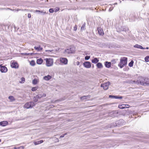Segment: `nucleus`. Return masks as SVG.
<instances>
[{
	"label": "nucleus",
	"instance_id": "nucleus-38",
	"mask_svg": "<svg viewBox=\"0 0 149 149\" xmlns=\"http://www.w3.org/2000/svg\"><path fill=\"white\" fill-rule=\"evenodd\" d=\"M116 60L115 59H113L111 61V62L113 64H114L116 63Z\"/></svg>",
	"mask_w": 149,
	"mask_h": 149
},
{
	"label": "nucleus",
	"instance_id": "nucleus-34",
	"mask_svg": "<svg viewBox=\"0 0 149 149\" xmlns=\"http://www.w3.org/2000/svg\"><path fill=\"white\" fill-rule=\"evenodd\" d=\"M38 89V87H33L31 89V90L32 91H36Z\"/></svg>",
	"mask_w": 149,
	"mask_h": 149
},
{
	"label": "nucleus",
	"instance_id": "nucleus-33",
	"mask_svg": "<svg viewBox=\"0 0 149 149\" xmlns=\"http://www.w3.org/2000/svg\"><path fill=\"white\" fill-rule=\"evenodd\" d=\"M54 12H56L59 10V8H54Z\"/></svg>",
	"mask_w": 149,
	"mask_h": 149
},
{
	"label": "nucleus",
	"instance_id": "nucleus-7",
	"mask_svg": "<svg viewBox=\"0 0 149 149\" xmlns=\"http://www.w3.org/2000/svg\"><path fill=\"white\" fill-rule=\"evenodd\" d=\"M109 84V83L107 82L102 84L101 85V87H103V89H104V90H106L108 88Z\"/></svg>",
	"mask_w": 149,
	"mask_h": 149
},
{
	"label": "nucleus",
	"instance_id": "nucleus-28",
	"mask_svg": "<svg viewBox=\"0 0 149 149\" xmlns=\"http://www.w3.org/2000/svg\"><path fill=\"white\" fill-rule=\"evenodd\" d=\"M85 26H86V23H84V24L82 25V26H81V30H85Z\"/></svg>",
	"mask_w": 149,
	"mask_h": 149
},
{
	"label": "nucleus",
	"instance_id": "nucleus-55",
	"mask_svg": "<svg viewBox=\"0 0 149 149\" xmlns=\"http://www.w3.org/2000/svg\"><path fill=\"white\" fill-rule=\"evenodd\" d=\"M149 49V48L148 47H146V48H145V49Z\"/></svg>",
	"mask_w": 149,
	"mask_h": 149
},
{
	"label": "nucleus",
	"instance_id": "nucleus-1",
	"mask_svg": "<svg viewBox=\"0 0 149 149\" xmlns=\"http://www.w3.org/2000/svg\"><path fill=\"white\" fill-rule=\"evenodd\" d=\"M127 58L126 57L121 58L120 59V62L118 65V66L120 68H122L127 64Z\"/></svg>",
	"mask_w": 149,
	"mask_h": 149
},
{
	"label": "nucleus",
	"instance_id": "nucleus-45",
	"mask_svg": "<svg viewBox=\"0 0 149 149\" xmlns=\"http://www.w3.org/2000/svg\"><path fill=\"white\" fill-rule=\"evenodd\" d=\"M36 12L38 13L39 14L41 13V10H35Z\"/></svg>",
	"mask_w": 149,
	"mask_h": 149
},
{
	"label": "nucleus",
	"instance_id": "nucleus-40",
	"mask_svg": "<svg viewBox=\"0 0 149 149\" xmlns=\"http://www.w3.org/2000/svg\"><path fill=\"white\" fill-rule=\"evenodd\" d=\"M116 99H122V98H123V97L122 96H116Z\"/></svg>",
	"mask_w": 149,
	"mask_h": 149
},
{
	"label": "nucleus",
	"instance_id": "nucleus-20",
	"mask_svg": "<svg viewBox=\"0 0 149 149\" xmlns=\"http://www.w3.org/2000/svg\"><path fill=\"white\" fill-rule=\"evenodd\" d=\"M96 66L97 68H103V65L102 64L100 63H98L96 64Z\"/></svg>",
	"mask_w": 149,
	"mask_h": 149
},
{
	"label": "nucleus",
	"instance_id": "nucleus-25",
	"mask_svg": "<svg viewBox=\"0 0 149 149\" xmlns=\"http://www.w3.org/2000/svg\"><path fill=\"white\" fill-rule=\"evenodd\" d=\"M38 82V80L37 79H34L33 80L32 83L33 84L36 85L37 84Z\"/></svg>",
	"mask_w": 149,
	"mask_h": 149
},
{
	"label": "nucleus",
	"instance_id": "nucleus-5",
	"mask_svg": "<svg viewBox=\"0 0 149 149\" xmlns=\"http://www.w3.org/2000/svg\"><path fill=\"white\" fill-rule=\"evenodd\" d=\"M45 60L46 61V65L47 66L50 67L52 65L53 63V59L47 58Z\"/></svg>",
	"mask_w": 149,
	"mask_h": 149
},
{
	"label": "nucleus",
	"instance_id": "nucleus-23",
	"mask_svg": "<svg viewBox=\"0 0 149 149\" xmlns=\"http://www.w3.org/2000/svg\"><path fill=\"white\" fill-rule=\"evenodd\" d=\"M8 99L10 100L11 102H13L15 100V99L14 97L12 96H10L8 97Z\"/></svg>",
	"mask_w": 149,
	"mask_h": 149
},
{
	"label": "nucleus",
	"instance_id": "nucleus-57",
	"mask_svg": "<svg viewBox=\"0 0 149 149\" xmlns=\"http://www.w3.org/2000/svg\"><path fill=\"white\" fill-rule=\"evenodd\" d=\"M2 66L1 65H0V68H1V67Z\"/></svg>",
	"mask_w": 149,
	"mask_h": 149
},
{
	"label": "nucleus",
	"instance_id": "nucleus-35",
	"mask_svg": "<svg viewBox=\"0 0 149 149\" xmlns=\"http://www.w3.org/2000/svg\"><path fill=\"white\" fill-rule=\"evenodd\" d=\"M53 8H50L49 10V12L50 13H53L54 12Z\"/></svg>",
	"mask_w": 149,
	"mask_h": 149
},
{
	"label": "nucleus",
	"instance_id": "nucleus-9",
	"mask_svg": "<svg viewBox=\"0 0 149 149\" xmlns=\"http://www.w3.org/2000/svg\"><path fill=\"white\" fill-rule=\"evenodd\" d=\"M0 71L3 73L6 72L7 71V69L6 67L2 66L0 69Z\"/></svg>",
	"mask_w": 149,
	"mask_h": 149
},
{
	"label": "nucleus",
	"instance_id": "nucleus-41",
	"mask_svg": "<svg viewBox=\"0 0 149 149\" xmlns=\"http://www.w3.org/2000/svg\"><path fill=\"white\" fill-rule=\"evenodd\" d=\"M87 96H83L82 97H81V99H82V100H84V99H86V97H87Z\"/></svg>",
	"mask_w": 149,
	"mask_h": 149
},
{
	"label": "nucleus",
	"instance_id": "nucleus-49",
	"mask_svg": "<svg viewBox=\"0 0 149 149\" xmlns=\"http://www.w3.org/2000/svg\"><path fill=\"white\" fill-rule=\"evenodd\" d=\"M42 97H46V94L45 93H43L42 94Z\"/></svg>",
	"mask_w": 149,
	"mask_h": 149
},
{
	"label": "nucleus",
	"instance_id": "nucleus-12",
	"mask_svg": "<svg viewBox=\"0 0 149 149\" xmlns=\"http://www.w3.org/2000/svg\"><path fill=\"white\" fill-rule=\"evenodd\" d=\"M8 124V122L6 121H3L0 122V125L2 126H5Z\"/></svg>",
	"mask_w": 149,
	"mask_h": 149
},
{
	"label": "nucleus",
	"instance_id": "nucleus-54",
	"mask_svg": "<svg viewBox=\"0 0 149 149\" xmlns=\"http://www.w3.org/2000/svg\"><path fill=\"white\" fill-rule=\"evenodd\" d=\"M53 50H46V52H47V51H50V52H52Z\"/></svg>",
	"mask_w": 149,
	"mask_h": 149
},
{
	"label": "nucleus",
	"instance_id": "nucleus-29",
	"mask_svg": "<svg viewBox=\"0 0 149 149\" xmlns=\"http://www.w3.org/2000/svg\"><path fill=\"white\" fill-rule=\"evenodd\" d=\"M30 64L32 66H34L35 64V63L34 61H32L30 62Z\"/></svg>",
	"mask_w": 149,
	"mask_h": 149
},
{
	"label": "nucleus",
	"instance_id": "nucleus-21",
	"mask_svg": "<svg viewBox=\"0 0 149 149\" xmlns=\"http://www.w3.org/2000/svg\"><path fill=\"white\" fill-rule=\"evenodd\" d=\"M43 140H41L39 141H37L34 142V143L35 145H37L41 143H43Z\"/></svg>",
	"mask_w": 149,
	"mask_h": 149
},
{
	"label": "nucleus",
	"instance_id": "nucleus-10",
	"mask_svg": "<svg viewBox=\"0 0 149 149\" xmlns=\"http://www.w3.org/2000/svg\"><path fill=\"white\" fill-rule=\"evenodd\" d=\"M11 66L13 68H18V65L17 63L15 62H13L11 63Z\"/></svg>",
	"mask_w": 149,
	"mask_h": 149
},
{
	"label": "nucleus",
	"instance_id": "nucleus-39",
	"mask_svg": "<svg viewBox=\"0 0 149 149\" xmlns=\"http://www.w3.org/2000/svg\"><path fill=\"white\" fill-rule=\"evenodd\" d=\"M110 98H115L116 99V96H113L112 95H109V96Z\"/></svg>",
	"mask_w": 149,
	"mask_h": 149
},
{
	"label": "nucleus",
	"instance_id": "nucleus-52",
	"mask_svg": "<svg viewBox=\"0 0 149 149\" xmlns=\"http://www.w3.org/2000/svg\"><path fill=\"white\" fill-rule=\"evenodd\" d=\"M116 4H117V3H115L113 4H110V5H111V6H112L113 5H116Z\"/></svg>",
	"mask_w": 149,
	"mask_h": 149
},
{
	"label": "nucleus",
	"instance_id": "nucleus-6",
	"mask_svg": "<svg viewBox=\"0 0 149 149\" xmlns=\"http://www.w3.org/2000/svg\"><path fill=\"white\" fill-rule=\"evenodd\" d=\"M60 61L61 63L64 65H66L68 63V60L66 58L63 57L60 58Z\"/></svg>",
	"mask_w": 149,
	"mask_h": 149
},
{
	"label": "nucleus",
	"instance_id": "nucleus-51",
	"mask_svg": "<svg viewBox=\"0 0 149 149\" xmlns=\"http://www.w3.org/2000/svg\"><path fill=\"white\" fill-rule=\"evenodd\" d=\"M55 141L56 142H58L59 141V140L58 139L56 138V139Z\"/></svg>",
	"mask_w": 149,
	"mask_h": 149
},
{
	"label": "nucleus",
	"instance_id": "nucleus-22",
	"mask_svg": "<svg viewBox=\"0 0 149 149\" xmlns=\"http://www.w3.org/2000/svg\"><path fill=\"white\" fill-rule=\"evenodd\" d=\"M145 82V86H149V79H148L147 78H146Z\"/></svg>",
	"mask_w": 149,
	"mask_h": 149
},
{
	"label": "nucleus",
	"instance_id": "nucleus-37",
	"mask_svg": "<svg viewBox=\"0 0 149 149\" xmlns=\"http://www.w3.org/2000/svg\"><path fill=\"white\" fill-rule=\"evenodd\" d=\"M90 58V56H86L85 57V59L86 60H88Z\"/></svg>",
	"mask_w": 149,
	"mask_h": 149
},
{
	"label": "nucleus",
	"instance_id": "nucleus-53",
	"mask_svg": "<svg viewBox=\"0 0 149 149\" xmlns=\"http://www.w3.org/2000/svg\"><path fill=\"white\" fill-rule=\"evenodd\" d=\"M119 122H123V120H119Z\"/></svg>",
	"mask_w": 149,
	"mask_h": 149
},
{
	"label": "nucleus",
	"instance_id": "nucleus-11",
	"mask_svg": "<svg viewBox=\"0 0 149 149\" xmlns=\"http://www.w3.org/2000/svg\"><path fill=\"white\" fill-rule=\"evenodd\" d=\"M118 107L120 109H123L125 108H128L129 107V105L127 104H122L119 105Z\"/></svg>",
	"mask_w": 149,
	"mask_h": 149
},
{
	"label": "nucleus",
	"instance_id": "nucleus-42",
	"mask_svg": "<svg viewBox=\"0 0 149 149\" xmlns=\"http://www.w3.org/2000/svg\"><path fill=\"white\" fill-rule=\"evenodd\" d=\"M77 29V25H75L74 26V31H76Z\"/></svg>",
	"mask_w": 149,
	"mask_h": 149
},
{
	"label": "nucleus",
	"instance_id": "nucleus-19",
	"mask_svg": "<svg viewBox=\"0 0 149 149\" xmlns=\"http://www.w3.org/2000/svg\"><path fill=\"white\" fill-rule=\"evenodd\" d=\"M99 60L97 58H95L94 59H92L91 61L92 62L94 63H96L98 62Z\"/></svg>",
	"mask_w": 149,
	"mask_h": 149
},
{
	"label": "nucleus",
	"instance_id": "nucleus-47",
	"mask_svg": "<svg viewBox=\"0 0 149 149\" xmlns=\"http://www.w3.org/2000/svg\"><path fill=\"white\" fill-rule=\"evenodd\" d=\"M40 13H42L43 15H44L45 14L47 13H46V12H43L42 10H41Z\"/></svg>",
	"mask_w": 149,
	"mask_h": 149
},
{
	"label": "nucleus",
	"instance_id": "nucleus-4",
	"mask_svg": "<svg viewBox=\"0 0 149 149\" xmlns=\"http://www.w3.org/2000/svg\"><path fill=\"white\" fill-rule=\"evenodd\" d=\"M35 105V104L33 102H31L26 103L24 105V107L25 108L28 109L32 108Z\"/></svg>",
	"mask_w": 149,
	"mask_h": 149
},
{
	"label": "nucleus",
	"instance_id": "nucleus-14",
	"mask_svg": "<svg viewBox=\"0 0 149 149\" xmlns=\"http://www.w3.org/2000/svg\"><path fill=\"white\" fill-rule=\"evenodd\" d=\"M34 48L38 52L40 51L43 49L41 47L40 45H38L37 46H35Z\"/></svg>",
	"mask_w": 149,
	"mask_h": 149
},
{
	"label": "nucleus",
	"instance_id": "nucleus-32",
	"mask_svg": "<svg viewBox=\"0 0 149 149\" xmlns=\"http://www.w3.org/2000/svg\"><path fill=\"white\" fill-rule=\"evenodd\" d=\"M42 97V94H39L36 96V98H40Z\"/></svg>",
	"mask_w": 149,
	"mask_h": 149
},
{
	"label": "nucleus",
	"instance_id": "nucleus-56",
	"mask_svg": "<svg viewBox=\"0 0 149 149\" xmlns=\"http://www.w3.org/2000/svg\"><path fill=\"white\" fill-rule=\"evenodd\" d=\"M17 11H18L19 10H20L19 9H17Z\"/></svg>",
	"mask_w": 149,
	"mask_h": 149
},
{
	"label": "nucleus",
	"instance_id": "nucleus-8",
	"mask_svg": "<svg viewBox=\"0 0 149 149\" xmlns=\"http://www.w3.org/2000/svg\"><path fill=\"white\" fill-rule=\"evenodd\" d=\"M84 66L86 68H89L91 66V63L88 61H86L83 63Z\"/></svg>",
	"mask_w": 149,
	"mask_h": 149
},
{
	"label": "nucleus",
	"instance_id": "nucleus-2",
	"mask_svg": "<svg viewBox=\"0 0 149 149\" xmlns=\"http://www.w3.org/2000/svg\"><path fill=\"white\" fill-rule=\"evenodd\" d=\"M75 51V47L73 46H71L69 48L65 50L64 52L66 54L73 53Z\"/></svg>",
	"mask_w": 149,
	"mask_h": 149
},
{
	"label": "nucleus",
	"instance_id": "nucleus-46",
	"mask_svg": "<svg viewBox=\"0 0 149 149\" xmlns=\"http://www.w3.org/2000/svg\"><path fill=\"white\" fill-rule=\"evenodd\" d=\"M113 7H110V8H109V11L110 12L111 11H112L113 10Z\"/></svg>",
	"mask_w": 149,
	"mask_h": 149
},
{
	"label": "nucleus",
	"instance_id": "nucleus-17",
	"mask_svg": "<svg viewBox=\"0 0 149 149\" xmlns=\"http://www.w3.org/2000/svg\"><path fill=\"white\" fill-rule=\"evenodd\" d=\"M97 30H98L99 34L101 35H102L104 34V33L102 29H101L100 28H98Z\"/></svg>",
	"mask_w": 149,
	"mask_h": 149
},
{
	"label": "nucleus",
	"instance_id": "nucleus-24",
	"mask_svg": "<svg viewBox=\"0 0 149 149\" xmlns=\"http://www.w3.org/2000/svg\"><path fill=\"white\" fill-rule=\"evenodd\" d=\"M135 15V13H134V14H131L129 18V19H131L134 20L135 17L134 16V15Z\"/></svg>",
	"mask_w": 149,
	"mask_h": 149
},
{
	"label": "nucleus",
	"instance_id": "nucleus-18",
	"mask_svg": "<svg viewBox=\"0 0 149 149\" xmlns=\"http://www.w3.org/2000/svg\"><path fill=\"white\" fill-rule=\"evenodd\" d=\"M43 62V60L41 58L38 59L37 60L36 63L38 64H41Z\"/></svg>",
	"mask_w": 149,
	"mask_h": 149
},
{
	"label": "nucleus",
	"instance_id": "nucleus-31",
	"mask_svg": "<svg viewBox=\"0 0 149 149\" xmlns=\"http://www.w3.org/2000/svg\"><path fill=\"white\" fill-rule=\"evenodd\" d=\"M137 81H138V79H137V80L136 81H132V82H131V83H133L135 84L138 85L139 82H137Z\"/></svg>",
	"mask_w": 149,
	"mask_h": 149
},
{
	"label": "nucleus",
	"instance_id": "nucleus-48",
	"mask_svg": "<svg viewBox=\"0 0 149 149\" xmlns=\"http://www.w3.org/2000/svg\"><path fill=\"white\" fill-rule=\"evenodd\" d=\"M28 17L29 18H30L31 17V16L30 13H29L28 14Z\"/></svg>",
	"mask_w": 149,
	"mask_h": 149
},
{
	"label": "nucleus",
	"instance_id": "nucleus-30",
	"mask_svg": "<svg viewBox=\"0 0 149 149\" xmlns=\"http://www.w3.org/2000/svg\"><path fill=\"white\" fill-rule=\"evenodd\" d=\"M22 54H24V55H25L26 56H27V55H32V54H33V53H22Z\"/></svg>",
	"mask_w": 149,
	"mask_h": 149
},
{
	"label": "nucleus",
	"instance_id": "nucleus-36",
	"mask_svg": "<svg viewBox=\"0 0 149 149\" xmlns=\"http://www.w3.org/2000/svg\"><path fill=\"white\" fill-rule=\"evenodd\" d=\"M38 99L37 98H36V96H35L33 98L34 102H37L38 101Z\"/></svg>",
	"mask_w": 149,
	"mask_h": 149
},
{
	"label": "nucleus",
	"instance_id": "nucleus-15",
	"mask_svg": "<svg viewBox=\"0 0 149 149\" xmlns=\"http://www.w3.org/2000/svg\"><path fill=\"white\" fill-rule=\"evenodd\" d=\"M52 78V77L50 75H47V76H44L43 79H44L46 81H48L50 79H51Z\"/></svg>",
	"mask_w": 149,
	"mask_h": 149
},
{
	"label": "nucleus",
	"instance_id": "nucleus-3",
	"mask_svg": "<svg viewBox=\"0 0 149 149\" xmlns=\"http://www.w3.org/2000/svg\"><path fill=\"white\" fill-rule=\"evenodd\" d=\"M146 78L140 76L138 77V81L139 84L145 86Z\"/></svg>",
	"mask_w": 149,
	"mask_h": 149
},
{
	"label": "nucleus",
	"instance_id": "nucleus-44",
	"mask_svg": "<svg viewBox=\"0 0 149 149\" xmlns=\"http://www.w3.org/2000/svg\"><path fill=\"white\" fill-rule=\"evenodd\" d=\"M67 134V133H65L64 134H63V135H61L60 136V138H62V137H63L65 135H66V134Z\"/></svg>",
	"mask_w": 149,
	"mask_h": 149
},
{
	"label": "nucleus",
	"instance_id": "nucleus-50",
	"mask_svg": "<svg viewBox=\"0 0 149 149\" xmlns=\"http://www.w3.org/2000/svg\"><path fill=\"white\" fill-rule=\"evenodd\" d=\"M76 64H77V65H79V62L78 61H77L76 63Z\"/></svg>",
	"mask_w": 149,
	"mask_h": 149
},
{
	"label": "nucleus",
	"instance_id": "nucleus-13",
	"mask_svg": "<svg viewBox=\"0 0 149 149\" xmlns=\"http://www.w3.org/2000/svg\"><path fill=\"white\" fill-rule=\"evenodd\" d=\"M104 65L105 66L108 68H109L111 67V63L108 61H106L104 63Z\"/></svg>",
	"mask_w": 149,
	"mask_h": 149
},
{
	"label": "nucleus",
	"instance_id": "nucleus-58",
	"mask_svg": "<svg viewBox=\"0 0 149 149\" xmlns=\"http://www.w3.org/2000/svg\"><path fill=\"white\" fill-rule=\"evenodd\" d=\"M1 140L0 139V142H1Z\"/></svg>",
	"mask_w": 149,
	"mask_h": 149
},
{
	"label": "nucleus",
	"instance_id": "nucleus-27",
	"mask_svg": "<svg viewBox=\"0 0 149 149\" xmlns=\"http://www.w3.org/2000/svg\"><path fill=\"white\" fill-rule=\"evenodd\" d=\"M145 61L146 62L149 61V56H146L145 58Z\"/></svg>",
	"mask_w": 149,
	"mask_h": 149
},
{
	"label": "nucleus",
	"instance_id": "nucleus-26",
	"mask_svg": "<svg viewBox=\"0 0 149 149\" xmlns=\"http://www.w3.org/2000/svg\"><path fill=\"white\" fill-rule=\"evenodd\" d=\"M134 63V61L132 60L129 63L128 65L130 67H132L133 66Z\"/></svg>",
	"mask_w": 149,
	"mask_h": 149
},
{
	"label": "nucleus",
	"instance_id": "nucleus-43",
	"mask_svg": "<svg viewBox=\"0 0 149 149\" xmlns=\"http://www.w3.org/2000/svg\"><path fill=\"white\" fill-rule=\"evenodd\" d=\"M21 79L22 81H20V83H22V81H25V78H24V77H22L21 78Z\"/></svg>",
	"mask_w": 149,
	"mask_h": 149
},
{
	"label": "nucleus",
	"instance_id": "nucleus-16",
	"mask_svg": "<svg viewBox=\"0 0 149 149\" xmlns=\"http://www.w3.org/2000/svg\"><path fill=\"white\" fill-rule=\"evenodd\" d=\"M134 47L140 49H145V48H144L142 46L138 44H136L135 45H134Z\"/></svg>",
	"mask_w": 149,
	"mask_h": 149
}]
</instances>
